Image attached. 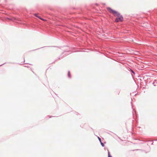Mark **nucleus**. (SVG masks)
Wrapping results in <instances>:
<instances>
[{
    "label": "nucleus",
    "instance_id": "nucleus-2",
    "mask_svg": "<svg viewBox=\"0 0 157 157\" xmlns=\"http://www.w3.org/2000/svg\"><path fill=\"white\" fill-rule=\"evenodd\" d=\"M68 77L69 78H71V76L70 74V71H68Z\"/></svg>",
    "mask_w": 157,
    "mask_h": 157
},
{
    "label": "nucleus",
    "instance_id": "nucleus-1",
    "mask_svg": "<svg viewBox=\"0 0 157 157\" xmlns=\"http://www.w3.org/2000/svg\"><path fill=\"white\" fill-rule=\"evenodd\" d=\"M107 9L110 13L113 14L114 16H117L115 20V21L118 22L119 21L122 22L123 20V17L121 15H120V13L117 11L112 9L110 7H107Z\"/></svg>",
    "mask_w": 157,
    "mask_h": 157
},
{
    "label": "nucleus",
    "instance_id": "nucleus-7",
    "mask_svg": "<svg viewBox=\"0 0 157 157\" xmlns=\"http://www.w3.org/2000/svg\"><path fill=\"white\" fill-rule=\"evenodd\" d=\"M98 140H99L100 142H101V139L99 137H98Z\"/></svg>",
    "mask_w": 157,
    "mask_h": 157
},
{
    "label": "nucleus",
    "instance_id": "nucleus-8",
    "mask_svg": "<svg viewBox=\"0 0 157 157\" xmlns=\"http://www.w3.org/2000/svg\"><path fill=\"white\" fill-rule=\"evenodd\" d=\"M40 19H41V20H42L43 21H44V20L42 18L40 17Z\"/></svg>",
    "mask_w": 157,
    "mask_h": 157
},
{
    "label": "nucleus",
    "instance_id": "nucleus-4",
    "mask_svg": "<svg viewBox=\"0 0 157 157\" xmlns=\"http://www.w3.org/2000/svg\"><path fill=\"white\" fill-rule=\"evenodd\" d=\"M35 15L37 17L39 18H40V16H38V14H35Z\"/></svg>",
    "mask_w": 157,
    "mask_h": 157
},
{
    "label": "nucleus",
    "instance_id": "nucleus-3",
    "mask_svg": "<svg viewBox=\"0 0 157 157\" xmlns=\"http://www.w3.org/2000/svg\"><path fill=\"white\" fill-rule=\"evenodd\" d=\"M108 157H112V156L110 155V153L109 151H108Z\"/></svg>",
    "mask_w": 157,
    "mask_h": 157
},
{
    "label": "nucleus",
    "instance_id": "nucleus-6",
    "mask_svg": "<svg viewBox=\"0 0 157 157\" xmlns=\"http://www.w3.org/2000/svg\"><path fill=\"white\" fill-rule=\"evenodd\" d=\"M130 71H131L134 74H135V73L134 72L132 69H130Z\"/></svg>",
    "mask_w": 157,
    "mask_h": 157
},
{
    "label": "nucleus",
    "instance_id": "nucleus-5",
    "mask_svg": "<svg viewBox=\"0 0 157 157\" xmlns=\"http://www.w3.org/2000/svg\"><path fill=\"white\" fill-rule=\"evenodd\" d=\"M101 146H102V147H104V144L102 143L101 142Z\"/></svg>",
    "mask_w": 157,
    "mask_h": 157
}]
</instances>
